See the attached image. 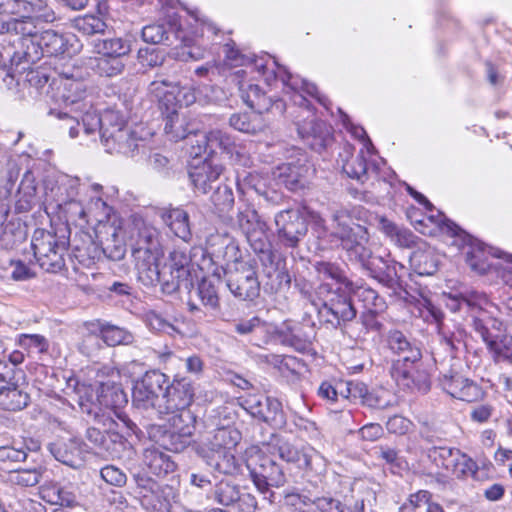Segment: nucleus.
<instances>
[{
	"mask_svg": "<svg viewBox=\"0 0 512 512\" xmlns=\"http://www.w3.org/2000/svg\"><path fill=\"white\" fill-rule=\"evenodd\" d=\"M56 19L46 0H0V33L19 35L30 41L24 57L27 62H36L42 56L70 55L73 45L69 39L55 30H43L41 23Z\"/></svg>",
	"mask_w": 512,
	"mask_h": 512,
	"instance_id": "1",
	"label": "nucleus"
},
{
	"mask_svg": "<svg viewBox=\"0 0 512 512\" xmlns=\"http://www.w3.org/2000/svg\"><path fill=\"white\" fill-rule=\"evenodd\" d=\"M372 216L369 210L359 205L333 209L330 242L339 245L346 252L349 261L359 264L400 298L410 301L409 298L412 296L407 292L395 271L394 275H391V268L388 267V273L383 277H380L377 272L376 261L381 263L384 261L382 257H374L369 246L370 233L367 225L371 222Z\"/></svg>",
	"mask_w": 512,
	"mask_h": 512,
	"instance_id": "2",
	"label": "nucleus"
},
{
	"mask_svg": "<svg viewBox=\"0 0 512 512\" xmlns=\"http://www.w3.org/2000/svg\"><path fill=\"white\" fill-rule=\"evenodd\" d=\"M429 219L439 226L443 232L453 237L460 238L462 242L469 247V250L466 252V261L473 271L479 274H485L493 267L497 268L496 265L489 262L488 256L490 254L499 258L503 257L508 264H512V255L504 253L503 255L496 254V249L486 247L483 243L474 239L441 212L438 211L437 215L429 216ZM504 270L506 274L503 277L505 281L512 286V267H506Z\"/></svg>",
	"mask_w": 512,
	"mask_h": 512,
	"instance_id": "3",
	"label": "nucleus"
},
{
	"mask_svg": "<svg viewBox=\"0 0 512 512\" xmlns=\"http://www.w3.org/2000/svg\"><path fill=\"white\" fill-rule=\"evenodd\" d=\"M131 253L139 279L156 280V268L164 258L159 231L153 227L141 228L132 244Z\"/></svg>",
	"mask_w": 512,
	"mask_h": 512,
	"instance_id": "4",
	"label": "nucleus"
},
{
	"mask_svg": "<svg viewBox=\"0 0 512 512\" xmlns=\"http://www.w3.org/2000/svg\"><path fill=\"white\" fill-rule=\"evenodd\" d=\"M245 464L258 491L273 502L274 493L270 491V487L285 485L286 475L283 468L257 446L246 450Z\"/></svg>",
	"mask_w": 512,
	"mask_h": 512,
	"instance_id": "5",
	"label": "nucleus"
},
{
	"mask_svg": "<svg viewBox=\"0 0 512 512\" xmlns=\"http://www.w3.org/2000/svg\"><path fill=\"white\" fill-rule=\"evenodd\" d=\"M216 239L221 240L223 250L215 249L214 244H210L211 252L208 255L202 250L203 259L202 264L199 265L200 269H207L209 271L212 268V278H203L197 289V294L202 304L211 309L219 307L218 286L221 284L222 273H226L222 266H215L214 257L229 261L230 259H227L228 254H236L237 252V246L234 243L231 241L226 243L227 238L217 237Z\"/></svg>",
	"mask_w": 512,
	"mask_h": 512,
	"instance_id": "6",
	"label": "nucleus"
},
{
	"mask_svg": "<svg viewBox=\"0 0 512 512\" xmlns=\"http://www.w3.org/2000/svg\"><path fill=\"white\" fill-rule=\"evenodd\" d=\"M502 322L489 312H479L475 318V331L480 334L496 364H512V335L499 336Z\"/></svg>",
	"mask_w": 512,
	"mask_h": 512,
	"instance_id": "7",
	"label": "nucleus"
},
{
	"mask_svg": "<svg viewBox=\"0 0 512 512\" xmlns=\"http://www.w3.org/2000/svg\"><path fill=\"white\" fill-rule=\"evenodd\" d=\"M29 402L23 370L0 361V409L20 411Z\"/></svg>",
	"mask_w": 512,
	"mask_h": 512,
	"instance_id": "8",
	"label": "nucleus"
},
{
	"mask_svg": "<svg viewBox=\"0 0 512 512\" xmlns=\"http://www.w3.org/2000/svg\"><path fill=\"white\" fill-rule=\"evenodd\" d=\"M31 248L39 266L47 272H57L64 265L66 242L59 241L55 234L44 229L34 231Z\"/></svg>",
	"mask_w": 512,
	"mask_h": 512,
	"instance_id": "9",
	"label": "nucleus"
},
{
	"mask_svg": "<svg viewBox=\"0 0 512 512\" xmlns=\"http://www.w3.org/2000/svg\"><path fill=\"white\" fill-rule=\"evenodd\" d=\"M390 375L396 384L404 390L426 394L431 389L430 374L420 360L414 362L394 360L390 367Z\"/></svg>",
	"mask_w": 512,
	"mask_h": 512,
	"instance_id": "10",
	"label": "nucleus"
},
{
	"mask_svg": "<svg viewBox=\"0 0 512 512\" xmlns=\"http://www.w3.org/2000/svg\"><path fill=\"white\" fill-rule=\"evenodd\" d=\"M136 493L141 506L148 512H171L174 490L145 475H135Z\"/></svg>",
	"mask_w": 512,
	"mask_h": 512,
	"instance_id": "11",
	"label": "nucleus"
},
{
	"mask_svg": "<svg viewBox=\"0 0 512 512\" xmlns=\"http://www.w3.org/2000/svg\"><path fill=\"white\" fill-rule=\"evenodd\" d=\"M274 222L278 242L285 248L296 249L308 233V223L296 209L278 212Z\"/></svg>",
	"mask_w": 512,
	"mask_h": 512,
	"instance_id": "12",
	"label": "nucleus"
},
{
	"mask_svg": "<svg viewBox=\"0 0 512 512\" xmlns=\"http://www.w3.org/2000/svg\"><path fill=\"white\" fill-rule=\"evenodd\" d=\"M227 287L240 300H254L260 294V282L251 261H237L227 273Z\"/></svg>",
	"mask_w": 512,
	"mask_h": 512,
	"instance_id": "13",
	"label": "nucleus"
},
{
	"mask_svg": "<svg viewBox=\"0 0 512 512\" xmlns=\"http://www.w3.org/2000/svg\"><path fill=\"white\" fill-rule=\"evenodd\" d=\"M237 222L240 229L246 235L247 241L252 250L258 255L260 263L263 262L264 256L274 257L277 255L272 249L266 234V224L258 219V215L254 210L245 209L237 215Z\"/></svg>",
	"mask_w": 512,
	"mask_h": 512,
	"instance_id": "14",
	"label": "nucleus"
},
{
	"mask_svg": "<svg viewBox=\"0 0 512 512\" xmlns=\"http://www.w3.org/2000/svg\"><path fill=\"white\" fill-rule=\"evenodd\" d=\"M168 382L164 373L153 370L148 371L135 383L132 393L133 404L140 409H154L157 412L159 398L162 396L163 387Z\"/></svg>",
	"mask_w": 512,
	"mask_h": 512,
	"instance_id": "15",
	"label": "nucleus"
},
{
	"mask_svg": "<svg viewBox=\"0 0 512 512\" xmlns=\"http://www.w3.org/2000/svg\"><path fill=\"white\" fill-rule=\"evenodd\" d=\"M194 397V389L185 378L174 379L172 383L164 385L161 398L157 405V413L165 415L176 411L189 410Z\"/></svg>",
	"mask_w": 512,
	"mask_h": 512,
	"instance_id": "16",
	"label": "nucleus"
},
{
	"mask_svg": "<svg viewBox=\"0 0 512 512\" xmlns=\"http://www.w3.org/2000/svg\"><path fill=\"white\" fill-rule=\"evenodd\" d=\"M346 292H348L346 289L342 291L341 288L331 292L320 310L322 315L331 316V318L326 319V322L336 329L343 330L347 323L355 319L357 315V310Z\"/></svg>",
	"mask_w": 512,
	"mask_h": 512,
	"instance_id": "17",
	"label": "nucleus"
},
{
	"mask_svg": "<svg viewBox=\"0 0 512 512\" xmlns=\"http://www.w3.org/2000/svg\"><path fill=\"white\" fill-rule=\"evenodd\" d=\"M243 403L246 411L254 418L276 427H282L286 423L282 404L276 398L249 395Z\"/></svg>",
	"mask_w": 512,
	"mask_h": 512,
	"instance_id": "18",
	"label": "nucleus"
},
{
	"mask_svg": "<svg viewBox=\"0 0 512 512\" xmlns=\"http://www.w3.org/2000/svg\"><path fill=\"white\" fill-rule=\"evenodd\" d=\"M98 236L101 248H94L92 258L100 259L101 255L112 261H120L126 254L125 235L120 226L104 224L99 227Z\"/></svg>",
	"mask_w": 512,
	"mask_h": 512,
	"instance_id": "19",
	"label": "nucleus"
},
{
	"mask_svg": "<svg viewBox=\"0 0 512 512\" xmlns=\"http://www.w3.org/2000/svg\"><path fill=\"white\" fill-rule=\"evenodd\" d=\"M279 457L295 464L298 468L321 474L325 470V463L320 455L313 449H299L288 442H281L277 445Z\"/></svg>",
	"mask_w": 512,
	"mask_h": 512,
	"instance_id": "20",
	"label": "nucleus"
},
{
	"mask_svg": "<svg viewBox=\"0 0 512 512\" xmlns=\"http://www.w3.org/2000/svg\"><path fill=\"white\" fill-rule=\"evenodd\" d=\"M239 91L243 102L261 115L269 111H275L281 115L285 111V103L281 99L273 100L267 96L258 84L241 81L239 83Z\"/></svg>",
	"mask_w": 512,
	"mask_h": 512,
	"instance_id": "21",
	"label": "nucleus"
},
{
	"mask_svg": "<svg viewBox=\"0 0 512 512\" xmlns=\"http://www.w3.org/2000/svg\"><path fill=\"white\" fill-rule=\"evenodd\" d=\"M48 448L57 461L72 468L81 467L89 452L88 446L78 438L57 440L50 443Z\"/></svg>",
	"mask_w": 512,
	"mask_h": 512,
	"instance_id": "22",
	"label": "nucleus"
},
{
	"mask_svg": "<svg viewBox=\"0 0 512 512\" xmlns=\"http://www.w3.org/2000/svg\"><path fill=\"white\" fill-rule=\"evenodd\" d=\"M280 255L274 257L264 256L262 265L263 288L267 293H277L279 291L288 289L291 283V277L287 270L280 266Z\"/></svg>",
	"mask_w": 512,
	"mask_h": 512,
	"instance_id": "23",
	"label": "nucleus"
},
{
	"mask_svg": "<svg viewBox=\"0 0 512 512\" xmlns=\"http://www.w3.org/2000/svg\"><path fill=\"white\" fill-rule=\"evenodd\" d=\"M297 132L312 149L317 151L325 148L331 139V127L326 122L317 120L313 115L302 124H297Z\"/></svg>",
	"mask_w": 512,
	"mask_h": 512,
	"instance_id": "24",
	"label": "nucleus"
},
{
	"mask_svg": "<svg viewBox=\"0 0 512 512\" xmlns=\"http://www.w3.org/2000/svg\"><path fill=\"white\" fill-rule=\"evenodd\" d=\"M180 25L173 18L167 23L149 24L142 29V39L151 44L173 45L180 39Z\"/></svg>",
	"mask_w": 512,
	"mask_h": 512,
	"instance_id": "25",
	"label": "nucleus"
},
{
	"mask_svg": "<svg viewBox=\"0 0 512 512\" xmlns=\"http://www.w3.org/2000/svg\"><path fill=\"white\" fill-rule=\"evenodd\" d=\"M223 167L205 158L201 164L192 166L189 177L195 189L206 194L222 174Z\"/></svg>",
	"mask_w": 512,
	"mask_h": 512,
	"instance_id": "26",
	"label": "nucleus"
},
{
	"mask_svg": "<svg viewBox=\"0 0 512 512\" xmlns=\"http://www.w3.org/2000/svg\"><path fill=\"white\" fill-rule=\"evenodd\" d=\"M114 134H104L105 142L103 145L109 153H121L127 156H134L138 150L139 143L133 131L126 125L122 128L114 129Z\"/></svg>",
	"mask_w": 512,
	"mask_h": 512,
	"instance_id": "27",
	"label": "nucleus"
},
{
	"mask_svg": "<svg viewBox=\"0 0 512 512\" xmlns=\"http://www.w3.org/2000/svg\"><path fill=\"white\" fill-rule=\"evenodd\" d=\"M156 276L157 279H153V281L142 280L145 285H156L160 284L162 287V291L167 294H172L182 287L188 289L192 286V279L187 276H181L176 272V269L169 266L165 263L163 266L161 264L156 268Z\"/></svg>",
	"mask_w": 512,
	"mask_h": 512,
	"instance_id": "28",
	"label": "nucleus"
},
{
	"mask_svg": "<svg viewBox=\"0 0 512 512\" xmlns=\"http://www.w3.org/2000/svg\"><path fill=\"white\" fill-rule=\"evenodd\" d=\"M308 173L309 167L298 160L296 163L288 162L277 166L273 171V177L293 191L304 186V180Z\"/></svg>",
	"mask_w": 512,
	"mask_h": 512,
	"instance_id": "29",
	"label": "nucleus"
},
{
	"mask_svg": "<svg viewBox=\"0 0 512 512\" xmlns=\"http://www.w3.org/2000/svg\"><path fill=\"white\" fill-rule=\"evenodd\" d=\"M200 453L206 464L219 473L234 474L237 471L234 455L224 446L202 448Z\"/></svg>",
	"mask_w": 512,
	"mask_h": 512,
	"instance_id": "30",
	"label": "nucleus"
},
{
	"mask_svg": "<svg viewBox=\"0 0 512 512\" xmlns=\"http://www.w3.org/2000/svg\"><path fill=\"white\" fill-rule=\"evenodd\" d=\"M162 221L175 236L188 243L192 239L189 215L181 208H164L160 211Z\"/></svg>",
	"mask_w": 512,
	"mask_h": 512,
	"instance_id": "31",
	"label": "nucleus"
},
{
	"mask_svg": "<svg viewBox=\"0 0 512 512\" xmlns=\"http://www.w3.org/2000/svg\"><path fill=\"white\" fill-rule=\"evenodd\" d=\"M208 133L210 139V154L213 155L218 148L229 155L235 162L243 165L246 164L248 159L245 153L242 151L241 147L235 143L230 134L218 129L211 130Z\"/></svg>",
	"mask_w": 512,
	"mask_h": 512,
	"instance_id": "32",
	"label": "nucleus"
},
{
	"mask_svg": "<svg viewBox=\"0 0 512 512\" xmlns=\"http://www.w3.org/2000/svg\"><path fill=\"white\" fill-rule=\"evenodd\" d=\"M387 344L389 349L399 356L397 360L414 362L422 358L420 348L411 342L407 336L399 330H391L387 335Z\"/></svg>",
	"mask_w": 512,
	"mask_h": 512,
	"instance_id": "33",
	"label": "nucleus"
},
{
	"mask_svg": "<svg viewBox=\"0 0 512 512\" xmlns=\"http://www.w3.org/2000/svg\"><path fill=\"white\" fill-rule=\"evenodd\" d=\"M178 106L170 107L169 111L164 110V131L166 135L172 141H180L186 139L193 133V130L189 128L187 117L178 111Z\"/></svg>",
	"mask_w": 512,
	"mask_h": 512,
	"instance_id": "34",
	"label": "nucleus"
},
{
	"mask_svg": "<svg viewBox=\"0 0 512 512\" xmlns=\"http://www.w3.org/2000/svg\"><path fill=\"white\" fill-rule=\"evenodd\" d=\"M149 434L164 449L176 453L183 451L188 446L191 439V436H182V433L165 426H153Z\"/></svg>",
	"mask_w": 512,
	"mask_h": 512,
	"instance_id": "35",
	"label": "nucleus"
},
{
	"mask_svg": "<svg viewBox=\"0 0 512 512\" xmlns=\"http://www.w3.org/2000/svg\"><path fill=\"white\" fill-rule=\"evenodd\" d=\"M177 84L162 75L158 74L156 79L149 85V93L159 102L160 108L168 110L172 106H178V100L175 95Z\"/></svg>",
	"mask_w": 512,
	"mask_h": 512,
	"instance_id": "36",
	"label": "nucleus"
},
{
	"mask_svg": "<svg viewBox=\"0 0 512 512\" xmlns=\"http://www.w3.org/2000/svg\"><path fill=\"white\" fill-rule=\"evenodd\" d=\"M143 463L152 474L159 477L173 473L177 467L170 455L156 448L144 450Z\"/></svg>",
	"mask_w": 512,
	"mask_h": 512,
	"instance_id": "37",
	"label": "nucleus"
},
{
	"mask_svg": "<svg viewBox=\"0 0 512 512\" xmlns=\"http://www.w3.org/2000/svg\"><path fill=\"white\" fill-rule=\"evenodd\" d=\"M41 494L45 501L62 507H75L78 505L77 494L72 485L52 483L43 487Z\"/></svg>",
	"mask_w": 512,
	"mask_h": 512,
	"instance_id": "38",
	"label": "nucleus"
},
{
	"mask_svg": "<svg viewBox=\"0 0 512 512\" xmlns=\"http://www.w3.org/2000/svg\"><path fill=\"white\" fill-rule=\"evenodd\" d=\"M229 125L242 133L258 134L267 127V123L261 114L239 112L234 113L229 118Z\"/></svg>",
	"mask_w": 512,
	"mask_h": 512,
	"instance_id": "39",
	"label": "nucleus"
},
{
	"mask_svg": "<svg viewBox=\"0 0 512 512\" xmlns=\"http://www.w3.org/2000/svg\"><path fill=\"white\" fill-rule=\"evenodd\" d=\"M93 51L101 56L122 58L131 48L129 42L120 37L96 38L92 41Z\"/></svg>",
	"mask_w": 512,
	"mask_h": 512,
	"instance_id": "40",
	"label": "nucleus"
},
{
	"mask_svg": "<svg viewBox=\"0 0 512 512\" xmlns=\"http://www.w3.org/2000/svg\"><path fill=\"white\" fill-rule=\"evenodd\" d=\"M398 512H445L443 507L431 500V494L426 490H420L411 494Z\"/></svg>",
	"mask_w": 512,
	"mask_h": 512,
	"instance_id": "41",
	"label": "nucleus"
},
{
	"mask_svg": "<svg viewBox=\"0 0 512 512\" xmlns=\"http://www.w3.org/2000/svg\"><path fill=\"white\" fill-rule=\"evenodd\" d=\"M453 465L454 466H452L448 472L452 473L458 479H467L469 477L476 481L484 479V470L480 469L471 457L461 451L460 453H456V461Z\"/></svg>",
	"mask_w": 512,
	"mask_h": 512,
	"instance_id": "42",
	"label": "nucleus"
},
{
	"mask_svg": "<svg viewBox=\"0 0 512 512\" xmlns=\"http://www.w3.org/2000/svg\"><path fill=\"white\" fill-rule=\"evenodd\" d=\"M159 358L162 363L166 364L167 368H176L183 362L186 372L195 376H200L204 370V362L202 358L196 354H192L183 359L172 351H165L159 354Z\"/></svg>",
	"mask_w": 512,
	"mask_h": 512,
	"instance_id": "43",
	"label": "nucleus"
},
{
	"mask_svg": "<svg viewBox=\"0 0 512 512\" xmlns=\"http://www.w3.org/2000/svg\"><path fill=\"white\" fill-rule=\"evenodd\" d=\"M348 293H352L366 310L384 311L386 304L382 297L372 288L357 285L352 282V287H346Z\"/></svg>",
	"mask_w": 512,
	"mask_h": 512,
	"instance_id": "44",
	"label": "nucleus"
},
{
	"mask_svg": "<svg viewBox=\"0 0 512 512\" xmlns=\"http://www.w3.org/2000/svg\"><path fill=\"white\" fill-rule=\"evenodd\" d=\"M343 171L348 177L364 182L368 178V162L364 149H361L356 155H351L342 165Z\"/></svg>",
	"mask_w": 512,
	"mask_h": 512,
	"instance_id": "45",
	"label": "nucleus"
},
{
	"mask_svg": "<svg viewBox=\"0 0 512 512\" xmlns=\"http://www.w3.org/2000/svg\"><path fill=\"white\" fill-rule=\"evenodd\" d=\"M27 459L25 448L20 442L13 441L11 444L0 446V467L4 470H13L15 464L24 462Z\"/></svg>",
	"mask_w": 512,
	"mask_h": 512,
	"instance_id": "46",
	"label": "nucleus"
},
{
	"mask_svg": "<svg viewBox=\"0 0 512 512\" xmlns=\"http://www.w3.org/2000/svg\"><path fill=\"white\" fill-rule=\"evenodd\" d=\"M410 260L419 275H433L438 270L439 260L432 250L415 251Z\"/></svg>",
	"mask_w": 512,
	"mask_h": 512,
	"instance_id": "47",
	"label": "nucleus"
},
{
	"mask_svg": "<svg viewBox=\"0 0 512 512\" xmlns=\"http://www.w3.org/2000/svg\"><path fill=\"white\" fill-rule=\"evenodd\" d=\"M99 331L103 341L111 347L129 345L134 340V336L128 330L108 323L101 324Z\"/></svg>",
	"mask_w": 512,
	"mask_h": 512,
	"instance_id": "48",
	"label": "nucleus"
},
{
	"mask_svg": "<svg viewBox=\"0 0 512 512\" xmlns=\"http://www.w3.org/2000/svg\"><path fill=\"white\" fill-rule=\"evenodd\" d=\"M42 478V470L40 467L29 469H13L9 470L7 482L21 488H28L37 485Z\"/></svg>",
	"mask_w": 512,
	"mask_h": 512,
	"instance_id": "49",
	"label": "nucleus"
},
{
	"mask_svg": "<svg viewBox=\"0 0 512 512\" xmlns=\"http://www.w3.org/2000/svg\"><path fill=\"white\" fill-rule=\"evenodd\" d=\"M220 505L229 506L239 498V487L227 480L218 482L208 495Z\"/></svg>",
	"mask_w": 512,
	"mask_h": 512,
	"instance_id": "50",
	"label": "nucleus"
},
{
	"mask_svg": "<svg viewBox=\"0 0 512 512\" xmlns=\"http://www.w3.org/2000/svg\"><path fill=\"white\" fill-rule=\"evenodd\" d=\"M234 332L241 336L257 335L270 332V325L258 316L250 319H238L231 323Z\"/></svg>",
	"mask_w": 512,
	"mask_h": 512,
	"instance_id": "51",
	"label": "nucleus"
},
{
	"mask_svg": "<svg viewBox=\"0 0 512 512\" xmlns=\"http://www.w3.org/2000/svg\"><path fill=\"white\" fill-rule=\"evenodd\" d=\"M447 308L456 313L464 311L469 314L472 319V326L475 329V318L479 312H487L473 299L464 296H449L446 301Z\"/></svg>",
	"mask_w": 512,
	"mask_h": 512,
	"instance_id": "52",
	"label": "nucleus"
},
{
	"mask_svg": "<svg viewBox=\"0 0 512 512\" xmlns=\"http://www.w3.org/2000/svg\"><path fill=\"white\" fill-rule=\"evenodd\" d=\"M171 417L165 427L178 431L183 435L191 436L195 430V417L190 410L176 411L170 413Z\"/></svg>",
	"mask_w": 512,
	"mask_h": 512,
	"instance_id": "53",
	"label": "nucleus"
},
{
	"mask_svg": "<svg viewBox=\"0 0 512 512\" xmlns=\"http://www.w3.org/2000/svg\"><path fill=\"white\" fill-rule=\"evenodd\" d=\"M61 98L66 105H76L85 94V85L82 81L64 76L61 79Z\"/></svg>",
	"mask_w": 512,
	"mask_h": 512,
	"instance_id": "54",
	"label": "nucleus"
},
{
	"mask_svg": "<svg viewBox=\"0 0 512 512\" xmlns=\"http://www.w3.org/2000/svg\"><path fill=\"white\" fill-rule=\"evenodd\" d=\"M73 26L86 35L105 34L108 29L106 22L96 15H84L73 21Z\"/></svg>",
	"mask_w": 512,
	"mask_h": 512,
	"instance_id": "55",
	"label": "nucleus"
},
{
	"mask_svg": "<svg viewBox=\"0 0 512 512\" xmlns=\"http://www.w3.org/2000/svg\"><path fill=\"white\" fill-rule=\"evenodd\" d=\"M314 267L319 277L335 280L345 288L352 287V281L344 275L343 271L338 265L330 262L320 261L317 262Z\"/></svg>",
	"mask_w": 512,
	"mask_h": 512,
	"instance_id": "56",
	"label": "nucleus"
},
{
	"mask_svg": "<svg viewBox=\"0 0 512 512\" xmlns=\"http://www.w3.org/2000/svg\"><path fill=\"white\" fill-rule=\"evenodd\" d=\"M374 453L375 457L385 461V464H387L393 472H395V470L401 471L407 466L406 461L399 455V451L390 446H377Z\"/></svg>",
	"mask_w": 512,
	"mask_h": 512,
	"instance_id": "57",
	"label": "nucleus"
},
{
	"mask_svg": "<svg viewBox=\"0 0 512 512\" xmlns=\"http://www.w3.org/2000/svg\"><path fill=\"white\" fill-rule=\"evenodd\" d=\"M181 41L183 44L172 51L173 58L183 62L199 61L205 58L207 51L204 48L191 44L190 41L186 39H182Z\"/></svg>",
	"mask_w": 512,
	"mask_h": 512,
	"instance_id": "58",
	"label": "nucleus"
},
{
	"mask_svg": "<svg viewBox=\"0 0 512 512\" xmlns=\"http://www.w3.org/2000/svg\"><path fill=\"white\" fill-rule=\"evenodd\" d=\"M59 208L67 222L79 225L88 223L86 210L80 201L71 199L60 204Z\"/></svg>",
	"mask_w": 512,
	"mask_h": 512,
	"instance_id": "59",
	"label": "nucleus"
},
{
	"mask_svg": "<svg viewBox=\"0 0 512 512\" xmlns=\"http://www.w3.org/2000/svg\"><path fill=\"white\" fill-rule=\"evenodd\" d=\"M85 437L94 447L107 452L110 451V444L115 443L119 438L117 434H111L93 426L87 428Z\"/></svg>",
	"mask_w": 512,
	"mask_h": 512,
	"instance_id": "60",
	"label": "nucleus"
},
{
	"mask_svg": "<svg viewBox=\"0 0 512 512\" xmlns=\"http://www.w3.org/2000/svg\"><path fill=\"white\" fill-rule=\"evenodd\" d=\"M211 202L219 213H225L232 209L234 194L228 185H219L211 195Z\"/></svg>",
	"mask_w": 512,
	"mask_h": 512,
	"instance_id": "61",
	"label": "nucleus"
},
{
	"mask_svg": "<svg viewBox=\"0 0 512 512\" xmlns=\"http://www.w3.org/2000/svg\"><path fill=\"white\" fill-rule=\"evenodd\" d=\"M18 344L21 348L38 354H45L49 349V341L40 334H21Z\"/></svg>",
	"mask_w": 512,
	"mask_h": 512,
	"instance_id": "62",
	"label": "nucleus"
},
{
	"mask_svg": "<svg viewBox=\"0 0 512 512\" xmlns=\"http://www.w3.org/2000/svg\"><path fill=\"white\" fill-rule=\"evenodd\" d=\"M191 257L187 253L185 249L175 248L169 254V262L167 263L169 266L176 269V272L179 273L182 277L187 276L191 278Z\"/></svg>",
	"mask_w": 512,
	"mask_h": 512,
	"instance_id": "63",
	"label": "nucleus"
},
{
	"mask_svg": "<svg viewBox=\"0 0 512 512\" xmlns=\"http://www.w3.org/2000/svg\"><path fill=\"white\" fill-rule=\"evenodd\" d=\"M124 63L122 58H114L109 56H102L97 59L96 69L97 72L106 77H113L121 74L124 70Z\"/></svg>",
	"mask_w": 512,
	"mask_h": 512,
	"instance_id": "64",
	"label": "nucleus"
}]
</instances>
